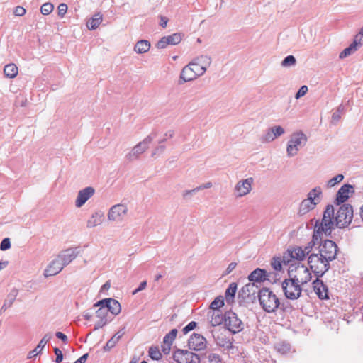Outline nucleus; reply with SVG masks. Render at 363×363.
I'll return each mask as SVG.
<instances>
[{"label": "nucleus", "mask_w": 363, "mask_h": 363, "mask_svg": "<svg viewBox=\"0 0 363 363\" xmlns=\"http://www.w3.org/2000/svg\"><path fill=\"white\" fill-rule=\"evenodd\" d=\"M253 182L254 180L252 177L238 182L234 189L236 197H242L248 194L252 190Z\"/></svg>", "instance_id": "nucleus-16"}, {"label": "nucleus", "mask_w": 363, "mask_h": 363, "mask_svg": "<svg viewBox=\"0 0 363 363\" xmlns=\"http://www.w3.org/2000/svg\"><path fill=\"white\" fill-rule=\"evenodd\" d=\"M58 15L60 17H63L67 11V6L66 4L61 3L57 7Z\"/></svg>", "instance_id": "nucleus-60"}, {"label": "nucleus", "mask_w": 363, "mask_h": 363, "mask_svg": "<svg viewBox=\"0 0 363 363\" xmlns=\"http://www.w3.org/2000/svg\"><path fill=\"white\" fill-rule=\"evenodd\" d=\"M94 192L95 190L91 186L80 190L75 201V206L77 208L82 207L94 194Z\"/></svg>", "instance_id": "nucleus-22"}, {"label": "nucleus", "mask_w": 363, "mask_h": 363, "mask_svg": "<svg viewBox=\"0 0 363 363\" xmlns=\"http://www.w3.org/2000/svg\"><path fill=\"white\" fill-rule=\"evenodd\" d=\"M315 206V203H311V201H308L303 199L300 204L298 214L301 216L305 215L310 211L314 209Z\"/></svg>", "instance_id": "nucleus-39"}, {"label": "nucleus", "mask_w": 363, "mask_h": 363, "mask_svg": "<svg viewBox=\"0 0 363 363\" xmlns=\"http://www.w3.org/2000/svg\"><path fill=\"white\" fill-rule=\"evenodd\" d=\"M52 338V335L50 333L45 334L43 337L40 340L39 343L38 344L37 347L29 352L28 354V358L31 359L35 357L36 355H38L41 350L45 347V345L48 342L50 341V340Z\"/></svg>", "instance_id": "nucleus-28"}, {"label": "nucleus", "mask_w": 363, "mask_h": 363, "mask_svg": "<svg viewBox=\"0 0 363 363\" xmlns=\"http://www.w3.org/2000/svg\"><path fill=\"white\" fill-rule=\"evenodd\" d=\"M79 254V250L77 247L68 248L62 251L57 257L60 260V263L65 267L68 265L72 260H74Z\"/></svg>", "instance_id": "nucleus-20"}, {"label": "nucleus", "mask_w": 363, "mask_h": 363, "mask_svg": "<svg viewBox=\"0 0 363 363\" xmlns=\"http://www.w3.org/2000/svg\"><path fill=\"white\" fill-rule=\"evenodd\" d=\"M362 43H357V41H353L349 47L344 49L339 55L340 59L345 58L352 54H353L355 51L358 50V48L362 45Z\"/></svg>", "instance_id": "nucleus-35"}, {"label": "nucleus", "mask_w": 363, "mask_h": 363, "mask_svg": "<svg viewBox=\"0 0 363 363\" xmlns=\"http://www.w3.org/2000/svg\"><path fill=\"white\" fill-rule=\"evenodd\" d=\"M212 335L213 337V339L216 343V345L220 347H223L224 350H230L233 347V338H230L229 337H227L225 333L219 330H213Z\"/></svg>", "instance_id": "nucleus-12"}, {"label": "nucleus", "mask_w": 363, "mask_h": 363, "mask_svg": "<svg viewBox=\"0 0 363 363\" xmlns=\"http://www.w3.org/2000/svg\"><path fill=\"white\" fill-rule=\"evenodd\" d=\"M184 350L178 349L173 354V359L177 363H184Z\"/></svg>", "instance_id": "nucleus-52"}, {"label": "nucleus", "mask_w": 363, "mask_h": 363, "mask_svg": "<svg viewBox=\"0 0 363 363\" xmlns=\"http://www.w3.org/2000/svg\"><path fill=\"white\" fill-rule=\"evenodd\" d=\"M174 135V130H168L164 134V138L159 141V144H162V143H164L168 138H173Z\"/></svg>", "instance_id": "nucleus-62"}, {"label": "nucleus", "mask_w": 363, "mask_h": 363, "mask_svg": "<svg viewBox=\"0 0 363 363\" xmlns=\"http://www.w3.org/2000/svg\"><path fill=\"white\" fill-rule=\"evenodd\" d=\"M64 267L60 263V260L55 258L45 270V276H55L60 273Z\"/></svg>", "instance_id": "nucleus-27"}, {"label": "nucleus", "mask_w": 363, "mask_h": 363, "mask_svg": "<svg viewBox=\"0 0 363 363\" xmlns=\"http://www.w3.org/2000/svg\"><path fill=\"white\" fill-rule=\"evenodd\" d=\"M128 213V207L125 204H116L113 206L108 213V218L109 220H122Z\"/></svg>", "instance_id": "nucleus-14"}, {"label": "nucleus", "mask_w": 363, "mask_h": 363, "mask_svg": "<svg viewBox=\"0 0 363 363\" xmlns=\"http://www.w3.org/2000/svg\"><path fill=\"white\" fill-rule=\"evenodd\" d=\"M194 60L202 70L205 69V72L211 63V58L208 55H201L194 58Z\"/></svg>", "instance_id": "nucleus-38"}, {"label": "nucleus", "mask_w": 363, "mask_h": 363, "mask_svg": "<svg viewBox=\"0 0 363 363\" xmlns=\"http://www.w3.org/2000/svg\"><path fill=\"white\" fill-rule=\"evenodd\" d=\"M225 313L223 314L220 310H213L211 323L213 326L220 325L225 323Z\"/></svg>", "instance_id": "nucleus-36"}, {"label": "nucleus", "mask_w": 363, "mask_h": 363, "mask_svg": "<svg viewBox=\"0 0 363 363\" xmlns=\"http://www.w3.org/2000/svg\"><path fill=\"white\" fill-rule=\"evenodd\" d=\"M206 339L201 335L194 333L188 341L189 349L200 351L206 347Z\"/></svg>", "instance_id": "nucleus-18"}, {"label": "nucleus", "mask_w": 363, "mask_h": 363, "mask_svg": "<svg viewBox=\"0 0 363 363\" xmlns=\"http://www.w3.org/2000/svg\"><path fill=\"white\" fill-rule=\"evenodd\" d=\"M204 73L205 69L202 70L193 60L182 69L179 84H182L193 81L198 77L202 76Z\"/></svg>", "instance_id": "nucleus-4"}, {"label": "nucleus", "mask_w": 363, "mask_h": 363, "mask_svg": "<svg viewBox=\"0 0 363 363\" xmlns=\"http://www.w3.org/2000/svg\"><path fill=\"white\" fill-rule=\"evenodd\" d=\"M336 225H329L328 226L318 225V220H316L314 227L315 240L321 241L323 234L324 233L327 237H331L332 230L335 229Z\"/></svg>", "instance_id": "nucleus-26"}, {"label": "nucleus", "mask_w": 363, "mask_h": 363, "mask_svg": "<svg viewBox=\"0 0 363 363\" xmlns=\"http://www.w3.org/2000/svg\"><path fill=\"white\" fill-rule=\"evenodd\" d=\"M103 20V15L100 13H96L86 23L87 28L90 30L96 29L99 26Z\"/></svg>", "instance_id": "nucleus-34"}, {"label": "nucleus", "mask_w": 363, "mask_h": 363, "mask_svg": "<svg viewBox=\"0 0 363 363\" xmlns=\"http://www.w3.org/2000/svg\"><path fill=\"white\" fill-rule=\"evenodd\" d=\"M224 306V298L222 296H217L211 303L210 308L213 310H219Z\"/></svg>", "instance_id": "nucleus-45"}, {"label": "nucleus", "mask_w": 363, "mask_h": 363, "mask_svg": "<svg viewBox=\"0 0 363 363\" xmlns=\"http://www.w3.org/2000/svg\"><path fill=\"white\" fill-rule=\"evenodd\" d=\"M322 194V190L320 186H316L311 189L307 195V198L305 200L311 201V203H315L316 205L320 201V196Z\"/></svg>", "instance_id": "nucleus-32"}, {"label": "nucleus", "mask_w": 363, "mask_h": 363, "mask_svg": "<svg viewBox=\"0 0 363 363\" xmlns=\"http://www.w3.org/2000/svg\"><path fill=\"white\" fill-rule=\"evenodd\" d=\"M296 60L294 55L286 56L281 62V65L282 67H287L295 65Z\"/></svg>", "instance_id": "nucleus-49"}, {"label": "nucleus", "mask_w": 363, "mask_h": 363, "mask_svg": "<svg viewBox=\"0 0 363 363\" xmlns=\"http://www.w3.org/2000/svg\"><path fill=\"white\" fill-rule=\"evenodd\" d=\"M4 73L6 77L14 78L18 74V67L13 63L8 64L4 68Z\"/></svg>", "instance_id": "nucleus-40"}, {"label": "nucleus", "mask_w": 363, "mask_h": 363, "mask_svg": "<svg viewBox=\"0 0 363 363\" xmlns=\"http://www.w3.org/2000/svg\"><path fill=\"white\" fill-rule=\"evenodd\" d=\"M196 192H198L196 187L191 190H185L182 192V197L184 200H190Z\"/></svg>", "instance_id": "nucleus-56"}, {"label": "nucleus", "mask_w": 363, "mask_h": 363, "mask_svg": "<svg viewBox=\"0 0 363 363\" xmlns=\"http://www.w3.org/2000/svg\"><path fill=\"white\" fill-rule=\"evenodd\" d=\"M271 129L273 130L272 133L275 139L277 137L282 135L285 133L284 129L280 125L273 126L271 128Z\"/></svg>", "instance_id": "nucleus-55"}, {"label": "nucleus", "mask_w": 363, "mask_h": 363, "mask_svg": "<svg viewBox=\"0 0 363 363\" xmlns=\"http://www.w3.org/2000/svg\"><path fill=\"white\" fill-rule=\"evenodd\" d=\"M308 86L306 85H303L300 87V89L298 90L295 95V98L296 99H300L301 97L303 96L308 91Z\"/></svg>", "instance_id": "nucleus-58"}, {"label": "nucleus", "mask_w": 363, "mask_h": 363, "mask_svg": "<svg viewBox=\"0 0 363 363\" xmlns=\"http://www.w3.org/2000/svg\"><path fill=\"white\" fill-rule=\"evenodd\" d=\"M177 329L171 330L169 331V333L166 334V335L164 336V337L163 339V343L168 342V343L172 344L173 341L175 340V338L177 337Z\"/></svg>", "instance_id": "nucleus-48"}, {"label": "nucleus", "mask_w": 363, "mask_h": 363, "mask_svg": "<svg viewBox=\"0 0 363 363\" xmlns=\"http://www.w3.org/2000/svg\"><path fill=\"white\" fill-rule=\"evenodd\" d=\"M189 362L188 363H200L201 362V358L199 354L196 353H192V357L190 358Z\"/></svg>", "instance_id": "nucleus-64"}, {"label": "nucleus", "mask_w": 363, "mask_h": 363, "mask_svg": "<svg viewBox=\"0 0 363 363\" xmlns=\"http://www.w3.org/2000/svg\"><path fill=\"white\" fill-rule=\"evenodd\" d=\"M273 130L270 128H269L267 131V133L265 134H263L261 138H260V140L262 143H269V142H272L273 141L275 138L273 135Z\"/></svg>", "instance_id": "nucleus-51"}, {"label": "nucleus", "mask_w": 363, "mask_h": 363, "mask_svg": "<svg viewBox=\"0 0 363 363\" xmlns=\"http://www.w3.org/2000/svg\"><path fill=\"white\" fill-rule=\"evenodd\" d=\"M258 290V286L255 283L246 284L238 292V298L242 301L255 298V294Z\"/></svg>", "instance_id": "nucleus-15"}, {"label": "nucleus", "mask_w": 363, "mask_h": 363, "mask_svg": "<svg viewBox=\"0 0 363 363\" xmlns=\"http://www.w3.org/2000/svg\"><path fill=\"white\" fill-rule=\"evenodd\" d=\"M318 246L315 250H317V252L319 255H321L323 257H325V262H328L336 259L337 252V245L336 243L330 240H325L319 241Z\"/></svg>", "instance_id": "nucleus-6"}, {"label": "nucleus", "mask_w": 363, "mask_h": 363, "mask_svg": "<svg viewBox=\"0 0 363 363\" xmlns=\"http://www.w3.org/2000/svg\"><path fill=\"white\" fill-rule=\"evenodd\" d=\"M282 290L285 296L290 300L298 299L302 292L301 285L291 277L285 279L281 283Z\"/></svg>", "instance_id": "nucleus-7"}, {"label": "nucleus", "mask_w": 363, "mask_h": 363, "mask_svg": "<svg viewBox=\"0 0 363 363\" xmlns=\"http://www.w3.org/2000/svg\"><path fill=\"white\" fill-rule=\"evenodd\" d=\"M97 307H99V308L96 311V315L99 320L95 323L94 330L103 328L112 320L111 317L109 315L108 309L103 306H98Z\"/></svg>", "instance_id": "nucleus-17"}, {"label": "nucleus", "mask_w": 363, "mask_h": 363, "mask_svg": "<svg viewBox=\"0 0 363 363\" xmlns=\"http://www.w3.org/2000/svg\"><path fill=\"white\" fill-rule=\"evenodd\" d=\"M150 48V43L146 40H140L136 43L134 50L138 54L147 52Z\"/></svg>", "instance_id": "nucleus-37"}, {"label": "nucleus", "mask_w": 363, "mask_h": 363, "mask_svg": "<svg viewBox=\"0 0 363 363\" xmlns=\"http://www.w3.org/2000/svg\"><path fill=\"white\" fill-rule=\"evenodd\" d=\"M236 291L237 284L235 282L230 283L225 293V296L227 303H230V301H233Z\"/></svg>", "instance_id": "nucleus-41"}, {"label": "nucleus", "mask_w": 363, "mask_h": 363, "mask_svg": "<svg viewBox=\"0 0 363 363\" xmlns=\"http://www.w3.org/2000/svg\"><path fill=\"white\" fill-rule=\"evenodd\" d=\"M345 107L342 104H340L336 111H335L332 115L331 118V123L333 124H337V123L340 120L341 118V114L344 112Z\"/></svg>", "instance_id": "nucleus-44"}, {"label": "nucleus", "mask_w": 363, "mask_h": 363, "mask_svg": "<svg viewBox=\"0 0 363 363\" xmlns=\"http://www.w3.org/2000/svg\"><path fill=\"white\" fill-rule=\"evenodd\" d=\"M205 356L210 363H220L222 362V358L218 354L209 353L208 355L205 354Z\"/></svg>", "instance_id": "nucleus-54"}, {"label": "nucleus", "mask_w": 363, "mask_h": 363, "mask_svg": "<svg viewBox=\"0 0 363 363\" xmlns=\"http://www.w3.org/2000/svg\"><path fill=\"white\" fill-rule=\"evenodd\" d=\"M288 274L301 286L310 281L312 277L308 269L300 262L290 264Z\"/></svg>", "instance_id": "nucleus-2"}, {"label": "nucleus", "mask_w": 363, "mask_h": 363, "mask_svg": "<svg viewBox=\"0 0 363 363\" xmlns=\"http://www.w3.org/2000/svg\"><path fill=\"white\" fill-rule=\"evenodd\" d=\"M18 294V290L15 288L12 289L10 291V292L7 295L6 300L4 301L3 306H1V308L0 309V313L5 312L8 308H10L12 306V304L15 301Z\"/></svg>", "instance_id": "nucleus-30"}, {"label": "nucleus", "mask_w": 363, "mask_h": 363, "mask_svg": "<svg viewBox=\"0 0 363 363\" xmlns=\"http://www.w3.org/2000/svg\"><path fill=\"white\" fill-rule=\"evenodd\" d=\"M125 328L123 327L119 330L110 340H108L106 344L104 346V351H109L111 349L116 346V343L125 334Z\"/></svg>", "instance_id": "nucleus-29"}, {"label": "nucleus", "mask_w": 363, "mask_h": 363, "mask_svg": "<svg viewBox=\"0 0 363 363\" xmlns=\"http://www.w3.org/2000/svg\"><path fill=\"white\" fill-rule=\"evenodd\" d=\"M258 299L262 308L268 313H274L280 305L279 298L269 288L258 290Z\"/></svg>", "instance_id": "nucleus-1"}, {"label": "nucleus", "mask_w": 363, "mask_h": 363, "mask_svg": "<svg viewBox=\"0 0 363 363\" xmlns=\"http://www.w3.org/2000/svg\"><path fill=\"white\" fill-rule=\"evenodd\" d=\"M315 234L313 233L312 240L308 243V245L303 249L304 254L306 255H308L309 253L313 250V252H317V250H315V248H317L316 245L318 246V243L320 242L319 240H315Z\"/></svg>", "instance_id": "nucleus-42"}, {"label": "nucleus", "mask_w": 363, "mask_h": 363, "mask_svg": "<svg viewBox=\"0 0 363 363\" xmlns=\"http://www.w3.org/2000/svg\"><path fill=\"white\" fill-rule=\"evenodd\" d=\"M334 216V208L333 205L328 204L327 205L324 213L323 216L320 222L318 220V225L328 226L329 225H335V220Z\"/></svg>", "instance_id": "nucleus-24"}, {"label": "nucleus", "mask_w": 363, "mask_h": 363, "mask_svg": "<svg viewBox=\"0 0 363 363\" xmlns=\"http://www.w3.org/2000/svg\"><path fill=\"white\" fill-rule=\"evenodd\" d=\"M306 257L302 247H296L292 250L288 249L287 251L284 253L283 262L284 264H290L293 261L294 263L299 262L298 261L303 260Z\"/></svg>", "instance_id": "nucleus-11"}, {"label": "nucleus", "mask_w": 363, "mask_h": 363, "mask_svg": "<svg viewBox=\"0 0 363 363\" xmlns=\"http://www.w3.org/2000/svg\"><path fill=\"white\" fill-rule=\"evenodd\" d=\"M183 35L179 33H175L172 35L162 37L156 44L158 49H164L168 45H178L182 40Z\"/></svg>", "instance_id": "nucleus-19"}, {"label": "nucleus", "mask_w": 363, "mask_h": 363, "mask_svg": "<svg viewBox=\"0 0 363 363\" xmlns=\"http://www.w3.org/2000/svg\"><path fill=\"white\" fill-rule=\"evenodd\" d=\"M270 274L264 269L257 268L250 274L248 279L251 283L260 284L266 280H269Z\"/></svg>", "instance_id": "nucleus-21"}, {"label": "nucleus", "mask_w": 363, "mask_h": 363, "mask_svg": "<svg viewBox=\"0 0 363 363\" xmlns=\"http://www.w3.org/2000/svg\"><path fill=\"white\" fill-rule=\"evenodd\" d=\"M149 356L153 360H159L162 358V354L157 347L152 346L150 347L149 351Z\"/></svg>", "instance_id": "nucleus-46"}, {"label": "nucleus", "mask_w": 363, "mask_h": 363, "mask_svg": "<svg viewBox=\"0 0 363 363\" xmlns=\"http://www.w3.org/2000/svg\"><path fill=\"white\" fill-rule=\"evenodd\" d=\"M54 352L56 355L55 362L60 363L63 359V354L62 351L59 348L55 347L54 349Z\"/></svg>", "instance_id": "nucleus-61"}, {"label": "nucleus", "mask_w": 363, "mask_h": 363, "mask_svg": "<svg viewBox=\"0 0 363 363\" xmlns=\"http://www.w3.org/2000/svg\"><path fill=\"white\" fill-rule=\"evenodd\" d=\"M320 277H316V279L313 281V290L321 300L328 299V286L320 279Z\"/></svg>", "instance_id": "nucleus-23"}, {"label": "nucleus", "mask_w": 363, "mask_h": 363, "mask_svg": "<svg viewBox=\"0 0 363 363\" xmlns=\"http://www.w3.org/2000/svg\"><path fill=\"white\" fill-rule=\"evenodd\" d=\"M322 194V190L320 186H316L311 189L307 195V198L305 200L311 201V203H315L316 205L320 201V196Z\"/></svg>", "instance_id": "nucleus-33"}, {"label": "nucleus", "mask_w": 363, "mask_h": 363, "mask_svg": "<svg viewBox=\"0 0 363 363\" xmlns=\"http://www.w3.org/2000/svg\"><path fill=\"white\" fill-rule=\"evenodd\" d=\"M275 349L281 354H286L291 350V345L286 342H279L274 345Z\"/></svg>", "instance_id": "nucleus-43"}, {"label": "nucleus", "mask_w": 363, "mask_h": 363, "mask_svg": "<svg viewBox=\"0 0 363 363\" xmlns=\"http://www.w3.org/2000/svg\"><path fill=\"white\" fill-rule=\"evenodd\" d=\"M350 192H354V188L352 185L347 184L342 186L337 192L335 203L337 205H340L345 202L349 199V194Z\"/></svg>", "instance_id": "nucleus-25"}, {"label": "nucleus", "mask_w": 363, "mask_h": 363, "mask_svg": "<svg viewBox=\"0 0 363 363\" xmlns=\"http://www.w3.org/2000/svg\"><path fill=\"white\" fill-rule=\"evenodd\" d=\"M11 247V241L10 239L6 238L3 239L0 244V250L2 251H5L9 250Z\"/></svg>", "instance_id": "nucleus-57"}, {"label": "nucleus", "mask_w": 363, "mask_h": 363, "mask_svg": "<svg viewBox=\"0 0 363 363\" xmlns=\"http://www.w3.org/2000/svg\"><path fill=\"white\" fill-rule=\"evenodd\" d=\"M197 325V323L195 321L190 322L187 325H186L183 329L182 332L184 334H187L189 332L194 330Z\"/></svg>", "instance_id": "nucleus-59"}, {"label": "nucleus", "mask_w": 363, "mask_h": 363, "mask_svg": "<svg viewBox=\"0 0 363 363\" xmlns=\"http://www.w3.org/2000/svg\"><path fill=\"white\" fill-rule=\"evenodd\" d=\"M54 9V6L51 3H45L41 6L40 12L43 15L50 14Z\"/></svg>", "instance_id": "nucleus-53"}, {"label": "nucleus", "mask_w": 363, "mask_h": 363, "mask_svg": "<svg viewBox=\"0 0 363 363\" xmlns=\"http://www.w3.org/2000/svg\"><path fill=\"white\" fill-rule=\"evenodd\" d=\"M155 133H152L145 138L141 142L135 145L131 150L125 155V159L128 162H133L138 160L140 156L144 153L148 148L150 144L155 137Z\"/></svg>", "instance_id": "nucleus-8"}, {"label": "nucleus", "mask_w": 363, "mask_h": 363, "mask_svg": "<svg viewBox=\"0 0 363 363\" xmlns=\"http://www.w3.org/2000/svg\"><path fill=\"white\" fill-rule=\"evenodd\" d=\"M353 218V208L349 203H343L337 211L335 220L338 228H347L352 222Z\"/></svg>", "instance_id": "nucleus-5"}, {"label": "nucleus", "mask_w": 363, "mask_h": 363, "mask_svg": "<svg viewBox=\"0 0 363 363\" xmlns=\"http://www.w3.org/2000/svg\"><path fill=\"white\" fill-rule=\"evenodd\" d=\"M310 269L316 276L322 277L330 268V262H325V257L319 255L318 252H313L308 257V260Z\"/></svg>", "instance_id": "nucleus-3"}, {"label": "nucleus", "mask_w": 363, "mask_h": 363, "mask_svg": "<svg viewBox=\"0 0 363 363\" xmlns=\"http://www.w3.org/2000/svg\"><path fill=\"white\" fill-rule=\"evenodd\" d=\"M98 306H103L106 307L108 309V313L110 312L113 315H118L121 311V306L120 303L112 298L100 300L94 303L93 306L96 307Z\"/></svg>", "instance_id": "nucleus-13"}, {"label": "nucleus", "mask_w": 363, "mask_h": 363, "mask_svg": "<svg viewBox=\"0 0 363 363\" xmlns=\"http://www.w3.org/2000/svg\"><path fill=\"white\" fill-rule=\"evenodd\" d=\"M225 327L233 334H237L244 329L242 321L238 318V315L230 310L225 312Z\"/></svg>", "instance_id": "nucleus-10"}, {"label": "nucleus", "mask_w": 363, "mask_h": 363, "mask_svg": "<svg viewBox=\"0 0 363 363\" xmlns=\"http://www.w3.org/2000/svg\"><path fill=\"white\" fill-rule=\"evenodd\" d=\"M343 179H344V176L342 174H339L336 175L335 177H334L333 178L330 179L328 182L327 186L328 188L333 187L336 184H337L340 182H341L343 180Z\"/></svg>", "instance_id": "nucleus-50"}, {"label": "nucleus", "mask_w": 363, "mask_h": 363, "mask_svg": "<svg viewBox=\"0 0 363 363\" xmlns=\"http://www.w3.org/2000/svg\"><path fill=\"white\" fill-rule=\"evenodd\" d=\"M282 263L284 264L283 258L274 257L272 259L271 266L275 271L280 272L282 269Z\"/></svg>", "instance_id": "nucleus-47"}, {"label": "nucleus", "mask_w": 363, "mask_h": 363, "mask_svg": "<svg viewBox=\"0 0 363 363\" xmlns=\"http://www.w3.org/2000/svg\"><path fill=\"white\" fill-rule=\"evenodd\" d=\"M306 142L307 137L303 133L297 132L292 134L287 144V155L289 157L296 155L299 149L306 144Z\"/></svg>", "instance_id": "nucleus-9"}, {"label": "nucleus", "mask_w": 363, "mask_h": 363, "mask_svg": "<svg viewBox=\"0 0 363 363\" xmlns=\"http://www.w3.org/2000/svg\"><path fill=\"white\" fill-rule=\"evenodd\" d=\"M104 220V213L101 211L95 212L91 215L89 219L87 220L86 227L91 228L98 226L102 223Z\"/></svg>", "instance_id": "nucleus-31"}, {"label": "nucleus", "mask_w": 363, "mask_h": 363, "mask_svg": "<svg viewBox=\"0 0 363 363\" xmlns=\"http://www.w3.org/2000/svg\"><path fill=\"white\" fill-rule=\"evenodd\" d=\"M26 13V9L22 6H16L14 10V14L17 16H23Z\"/></svg>", "instance_id": "nucleus-63"}]
</instances>
